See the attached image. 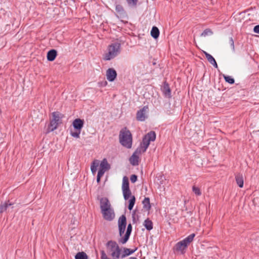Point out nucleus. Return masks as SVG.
I'll use <instances>...</instances> for the list:
<instances>
[{
    "label": "nucleus",
    "mask_w": 259,
    "mask_h": 259,
    "mask_svg": "<svg viewBox=\"0 0 259 259\" xmlns=\"http://www.w3.org/2000/svg\"><path fill=\"white\" fill-rule=\"evenodd\" d=\"M100 207L103 218L108 221H111L115 218L114 209L106 197H102L100 200Z\"/></svg>",
    "instance_id": "f257e3e1"
},
{
    "label": "nucleus",
    "mask_w": 259,
    "mask_h": 259,
    "mask_svg": "<svg viewBox=\"0 0 259 259\" xmlns=\"http://www.w3.org/2000/svg\"><path fill=\"white\" fill-rule=\"evenodd\" d=\"M119 139L120 144L127 148H131L132 146V135L126 128L122 129L119 133Z\"/></svg>",
    "instance_id": "f03ea898"
},
{
    "label": "nucleus",
    "mask_w": 259,
    "mask_h": 259,
    "mask_svg": "<svg viewBox=\"0 0 259 259\" xmlns=\"http://www.w3.org/2000/svg\"><path fill=\"white\" fill-rule=\"evenodd\" d=\"M195 236V234H191L183 240L178 242L174 247V250L180 254H184L188 246L193 240Z\"/></svg>",
    "instance_id": "7ed1b4c3"
},
{
    "label": "nucleus",
    "mask_w": 259,
    "mask_h": 259,
    "mask_svg": "<svg viewBox=\"0 0 259 259\" xmlns=\"http://www.w3.org/2000/svg\"><path fill=\"white\" fill-rule=\"evenodd\" d=\"M106 247L112 259H119L121 257V249L116 242L108 241L106 243Z\"/></svg>",
    "instance_id": "20e7f679"
},
{
    "label": "nucleus",
    "mask_w": 259,
    "mask_h": 259,
    "mask_svg": "<svg viewBox=\"0 0 259 259\" xmlns=\"http://www.w3.org/2000/svg\"><path fill=\"white\" fill-rule=\"evenodd\" d=\"M120 45L118 43H114L108 47V52L104 56V60H110L115 57L120 52Z\"/></svg>",
    "instance_id": "39448f33"
},
{
    "label": "nucleus",
    "mask_w": 259,
    "mask_h": 259,
    "mask_svg": "<svg viewBox=\"0 0 259 259\" xmlns=\"http://www.w3.org/2000/svg\"><path fill=\"white\" fill-rule=\"evenodd\" d=\"M156 139V134L154 132L151 131L146 134L143 139L139 149L143 152H145L148 148L151 141H154Z\"/></svg>",
    "instance_id": "423d86ee"
},
{
    "label": "nucleus",
    "mask_w": 259,
    "mask_h": 259,
    "mask_svg": "<svg viewBox=\"0 0 259 259\" xmlns=\"http://www.w3.org/2000/svg\"><path fill=\"white\" fill-rule=\"evenodd\" d=\"M52 117L49 127V131H53L57 128L59 124L61 123L63 115L58 112H54L52 113Z\"/></svg>",
    "instance_id": "0eeeda50"
},
{
    "label": "nucleus",
    "mask_w": 259,
    "mask_h": 259,
    "mask_svg": "<svg viewBox=\"0 0 259 259\" xmlns=\"http://www.w3.org/2000/svg\"><path fill=\"white\" fill-rule=\"evenodd\" d=\"M99 165L100 167L97 177L98 183L100 182L101 178L103 177L104 173L110 168V165L106 158L103 159Z\"/></svg>",
    "instance_id": "6e6552de"
},
{
    "label": "nucleus",
    "mask_w": 259,
    "mask_h": 259,
    "mask_svg": "<svg viewBox=\"0 0 259 259\" xmlns=\"http://www.w3.org/2000/svg\"><path fill=\"white\" fill-rule=\"evenodd\" d=\"M132 228H119V235L121 237L120 242L125 243L128 240L132 232Z\"/></svg>",
    "instance_id": "1a4fd4ad"
},
{
    "label": "nucleus",
    "mask_w": 259,
    "mask_h": 259,
    "mask_svg": "<svg viewBox=\"0 0 259 259\" xmlns=\"http://www.w3.org/2000/svg\"><path fill=\"white\" fill-rule=\"evenodd\" d=\"M142 153H143V151L138 148L129 159L130 163L134 166L138 165L139 161V156Z\"/></svg>",
    "instance_id": "9d476101"
},
{
    "label": "nucleus",
    "mask_w": 259,
    "mask_h": 259,
    "mask_svg": "<svg viewBox=\"0 0 259 259\" xmlns=\"http://www.w3.org/2000/svg\"><path fill=\"white\" fill-rule=\"evenodd\" d=\"M148 109V107L145 106L143 108L139 110L137 113V119L139 121H144L146 117V112Z\"/></svg>",
    "instance_id": "9b49d317"
},
{
    "label": "nucleus",
    "mask_w": 259,
    "mask_h": 259,
    "mask_svg": "<svg viewBox=\"0 0 259 259\" xmlns=\"http://www.w3.org/2000/svg\"><path fill=\"white\" fill-rule=\"evenodd\" d=\"M106 76L109 81H113L117 76L116 71L113 68H109L106 71Z\"/></svg>",
    "instance_id": "f8f14e48"
},
{
    "label": "nucleus",
    "mask_w": 259,
    "mask_h": 259,
    "mask_svg": "<svg viewBox=\"0 0 259 259\" xmlns=\"http://www.w3.org/2000/svg\"><path fill=\"white\" fill-rule=\"evenodd\" d=\"M84 121L80 118L75 119L72 123V125L76 131H81L83 126Z\"/></svg>",
    "instance_id": "ddd939ff"
},
{
    "label": "nucleus",
    "mask_w": 259,
    "mask_h": 259,
    "mask_svg": "<svg viewBox=\"0 0 259 259\" xmlns=\"http://www.w3.org/2000/svg\"><path fill=\"white\" fill-rule=\"evenodd\" d=\"M203 53L205 54V57L207 59L208 61L212 65H213L215 68H218L217 63L214 58L211 55L207 53L206 52L203 51Z\"/></svg>",
    "instance_id": "4468645a"
},
{
    "label": "nucleus",
    "mask_w": 259,
    "mask_h": 259,
    "mask_svg": "<svg viewBox=\"0 0 259 259\" xmlns=\"http://www.w3.org/2000/svg\"><path fill=\"white\" fill-rule=\"evenodd\" d=\"M57 56V51L55 50H51L48 52L47 59L50 61H54Z\"/></svg>",
    "instance_id": "2eb2a0df"
},
{
    "label": "nucleus",
    "mask_w": 259,
    "mask_h": 259,
    "mask_svg": "<svg viewBox=\"0 0 259 259\" xmlns=\"http://www.w3.org/2000/svg\"><path fill=\"white\" fill-rule=\"evenodd\" d=\"M236 183L240 188H242L244 185L243 177L242 174H238L235 176Z\"/></svg>",
    "instance_id": "dca6fc26"
},
{
    "label": "nucleus",
    "mask_w": 259,
    "mask_h": 259,
    "mask_svg": "<svg viewBox=\"0 0 259 259\" xmlns=\"http://www.w3.org/2000/svg\"><path fill=\"white\" fill-rule=\"evenodd\" d=\"M99 165V161L98 160L96 159L92 162L91 166V170L94 175L96 174L97 167H98Z\"/></svg>",
    "instance_id": "f3484780"
},
{
    "label": "nucleus",
    "mask_w": 259,
    "mask_h": 259,
    "mask_svg": "<svg viewBox=\"0 0 259 259\" xmlns=\"http://www.w3.org/2000/svg\"><path fill=\"white\" fill-rule=\"evenodd\" d=\"M136 250V248L135 249H131L129 248H124L123 250V253L121 254V257L124 258L126 256L130 255L133 253Z\"/></svg>",
    "instance_id": "a211bd4d"
},
{
    "label": "nucleus",
    "mask_w": 259,
    "mask_h": 259,
    "mask_svg": "<svg viewBox=\"0 0 259 259\" xmlns=\"http://www.w3.org/2000/svg\"><path fill=\"white\" fill-rule=\"evenodd\" d=\"M126 189H130L129 182L128 178L126 176H124L122 179V190Z\"/></svg>",
    "instance_id": "6ab92c4d"
},
{
    "label": "nucleus",
    "mask_w": 259,
    "mask_h": 259,
    "mask_svg": "<svg viewBox=\"0 0 259 259\" xmlns=\"http://www.w3.org/2000/svg\"><path fill=\"white\" fill-rule=\"evenodd\" d=\"M118 227H126V219L124 215H122L118 219Z\"/></svg>",
    "instance_id": "aec40b11"
},
{
    "label": "nucleus",
    "mask_w": 259,
    "mask_h": 259,
    "mask_svg": "<svg viewBox=\"0 0 259 259\" xmlns=\"http://www.w3.org/2000/svg\"><path fill=\"white\" fill-rule=\"evenodd\" d=\"M151 35L154 38H157L158 37L159 35V31L157 27L155 26L152 27L151 31Z\"/></svg>",
    "instance_id": "412c9836"
},
{
    "label": "nucleus",
    "mask_w": 259,
    "mask_h": 259,
    "mask_svg": "<svg viewBox=\"0 0 259 259\" xmlns=\"http://www.w3.org/2000/svg\"><path fill=\"white\" fill-rule=\"evenodd\" d=\"M12 205V204L10 203L9 201L6 202L4 204L0 205V213H2L6 211L9 206Z\"/></svg>",
    "instance_id": "4be33fe9"
},
{
    "label": "nucleus",
    "mask_w": 259,
    "mask_h": 259,
    "mask_svg": "<svg viewBox=\"0 0 259 259\" xmlns=\"http://www.w3.org/2000/svg\"><path fill=\"white\" fill-rule=\"evenodd\" d=\"M122 191L124 199L126 200H128L131 196H133L132 195L130 189L123 190Z\"/></svg>",
    "instance_id": "5701e85b"
},
{
    "label": "nucleus",
    "mask_w": 259,
    "mask_h": 259,
    "mask_svg": "<svg viewBox=\"0 0 259 259\" xmlns=\"http://www.w3.org/2000/svg\"><path fill=\"white\" fill-rule=\"evenodd\" d=\"M143 204L144 205V208H145L146 210H148L151 208L150 199L149 198H145V199L143 201Z\"/></svg>",
    "instance_id": "b1692460"
},
{
    "label": "nucleus",
    "mask_w": 259,
    "mask_h": 259,
    "mask_svg": "<svg viewBox=\"0 0 259 259\" xmlns=\"http://www.w3.org/2000/svg\"><path fill=\"white\" fill-rule=\"evenodd\" d=\"M135 201L136 198L134 196H131V198H129V204L128 206V208L130 210L133 209L135 203Z\"/></svg>",
    "instance_id": "393cba45"
},
{
    "label": "nucleus",
    "mask_w": 259,
    "mask_h": 259,
    "mask_svg": "<svg viewBox=\"0 0 259 259\" xmlns=\"http://www.w3.org/2000/svg\"><path fill=\"white\" fill-rule=\"evenodd\" d=\"M75 259H88V256L84 252H78L75 256Z\"/></svg>",
    "instance_id": "a878e982"
},
{
    "label": "nucleus",
    "mask_w": 259,
    "mask_h": 259,
    "mask_svg": "<svg viewBox=\"0 0 259 259\" xmlns=\"http://www.w3.org/2000/svg\"><path fill=\"white\" fill-rule=\"evenodd\" d=\"M192 191L197 196H200L201 195V191L200 189L195 186H193L192 187Z\"/></svg>",
    "instance_id": "bb28decb"
},
{
    "label": "nucleus",
    "mask_w": 259,
    "mask_h": 259,
    "mask_svg": "<svg viewBox=\"0 0 259 259\" xmlns=\"http://www.w3.org/2000/svg\"><path fill=\"white\" fill-rule=\"evenodd\" d=\"M225 81L230 84H233L234 83V79L230 76L224 75Z\"/></svg>",
    "instance_id": "cd10ccee"
},
{
    "label": "nucleus",
    "mask_w": 259,
    "mask_h": 259,
    "mask_svg": "<svg viewBox=\"0 0 259 259\" xmlns=\"http://www.w3.org/2000/svg\"><path fill=\"white\" fill-rule=\"evenodd\" d=\"M130 7H135L137 6L138 0H126Z\"/></svg>",
    "instance_id": "c85d7f7f"
},
{
    "label": "nucleus",
    "mask_w": 259,
    "mask_h": 259,
    "mask_svg": "<svg viewBox=\"0 0 259 259\" xmlns=\"http://www.w3.org/2000/svg\"><path fill=\"white\" fill-rule=\"evenodd\" d=\"M212 33L211 30L209 29H206L201 34L202 36H206V35L211 34Z\"/></svg>",
    "instance_id": "c756f323"
},
{
    "label": "nucleus",
    "mask_w": 259,
    "mask_h": 259,
    "mask_svg": "<svg viewBox=\"0 0 259 259\" xmlns=\"http://www.w3.org/2000/svg\"><path fill=\"white\" fill-rule=\"evenodd\" d=\"M115 10L117 12L121 14L123 12L124 10L123 7L121 5H117L115 8Z\"/></svg>",
    "instance_id": "7c9ffc66"
},
{
    "label": "nucleus",
    "mask_w": 259,
    "mask_h": 259,
    "mask_svg": "<svg viewBox=\"0 0 259 259\" xmlns=\"http://www.w3.org/2000/svg\"><path fill=\"white\" fill-rule=\"evenodd\" d=\"M80 132V131H76V132H71V135L74 138H79Z\"/></svg>",
    "instance_id": "2f4dec72"
},
{
    "label": "nucleus",
    "mask_w": 259,
    "mask_h": 259,
    "mask_svg": "<svg viewBox=\"0 0 259 259\" xmlns=\"http://www.w3.org/2000/svg\"><path fill=\"white\" fill-rule=\"evenodd\" d=\"M152 222L149 219H147L144 222V227H152Z\"/></svg>",
    "instance_id": "473e14b6"
},
{
    "label": "nucleus",
    "mask_w": 259,
    "mask_h": 259,
    "mask_svg": "<svg viewBox=\"0 0 259 259\" xmlns=\"http://www.w3.org/2000/svg\"><path fill=\"white\" fill-rule=\"evenodd\" d=\"M164 92L165 95H169L170 94V90L167 85V84L165 85L164 87Z\"/></svg>",
    "instance_id": "72a5a7b5"
},
{
    "label": "nucleus",
    "mask_w": 259,
    "mask_h": 259,
    "mask_svg": "<svg viewBox=\"0 0 259 259\" xmlns=\"http://www.w3.org/2000/svg\"><path fill=\"white\" fill-rule=\"evenodd\" d=\"M130 180L132 183H135L137 180V176L135 175H132L131 176Z\"/></svg>",
    "instance_id": "f704fd0d"
},
{
    "label": "nucleus",
    "mask_w": 259,
    "mask_h": 259,
    "mask_svg": "<svg viewBox=\"0 0 259 259\" xmlns=\"http://www.w3.org/2000/svg\"><path fill=\"white\" fill-rule=\"evenodd\" d=\"M253 202L254 205L259 206V196H257L254 198Z\"/></svg>",
    "instance_id": "c9c22d12"
},
{
    "label": "nucleus",
    "mask_w": 259,
    "mask_h": 259,
    "mask_svg": "<svg viewBox=\"0 0 259 259\" xmlns=\"http://www.w3.org/2000/svg\"><path fill=\"white\" fill-rule=\"evenodd\" d=\"M229 42H230L231 48H232V50L234 51V49H235L234 48V41L232 38L230 39Z\"/></svg>",
    "instance_id": "e433bc0d"
},
{
    "label": "nucleus",
    "mask_w": 259,
    "mask_h": 259,
    "mask_svg": "<svg viewBox=\"0 0 259 259\" xmlns=\"http://www.w3.org/2000/svg\"><path fill=\"white\" fill-rule=\"evenodd\" d=\"M253 30L255 33L259 34V25L255 26L254 27Z\"/></svg>",
    "instance_id": "4c0bfd02"
},
{
    "label": "nucleus",
    "mask_w": 259,
    "mask_h": 259,
    "mask_svg": "<svg viewBox=\"0 0 259 259\" xmlns=\"http://www.w3.org/2000/svg\"><path fill=\"white\" fill-rule=\"evenodd\" d=\"M130 259H138V258L137 257H131L130 258Z\"/></svg>",
    "instance_id": "58836bf2"
},
{
    "label": "nucleus",
    "mask_w": 259,
    "mask_h": 259,
    "mask_svg": "<svg viewBox=\"0 0 259 259\" xmlns=\"http://www.w3.org/2000/svg\"><path fill=\"white\" fill-rule=\"evenodd\" d=\"M152 228H149V227L146 228V229H147V230H151Z\"/></svg>",
    "instance_id": "ea45409f"
},
{
    "label": "nucleus",
    "mask_w": 259,
    "mask_h": 259,
    "mask_svg": "<svg viewBox=\"0 0 259 259\" xmlns=\"http://www.w3.org/2000/svg\"><path fill=\"white\" fill-rule=\"evenodd\" d=\"M127 227H132L131 224H129V225L127 226Z\"/></svg>",
    "instance_id": "a19ab883"
}]
</instances>
